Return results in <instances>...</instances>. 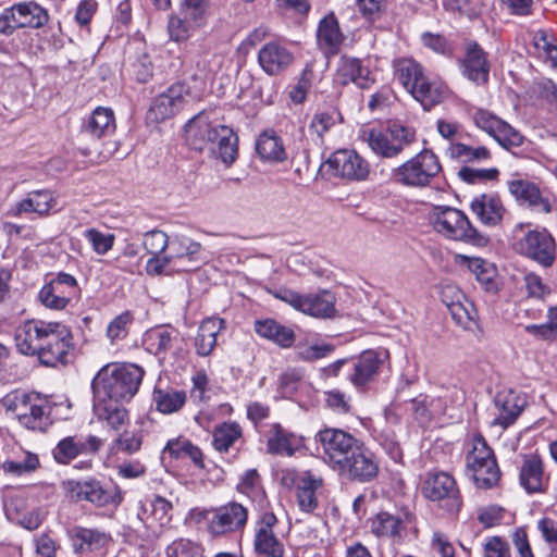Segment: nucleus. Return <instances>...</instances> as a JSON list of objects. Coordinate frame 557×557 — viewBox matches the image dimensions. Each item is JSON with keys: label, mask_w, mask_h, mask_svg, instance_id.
<instances>
[{"label": "nucleus", "mask_w": 557, "mask_h": 557, "mask_svg": "<svg viewBox=\"0 0 557 557\" xmlns=\"http://www.w3.org/2000/svg\"><path fill=\"white\" fill-rule=\"evenodd\" d=\"M315 441L322 446L325 461L335 471H338L362 444L351 434L332 428L319 431Z\"/></svg>", "instance_id": "12"}, {"label": "nucleus", "mask_w": 557, "mask_h": 557, "mask_svg": "<svg viewBox=\"0 0 557 557\" xmlns=\"http://www.w3.org/2000/svg\"><path fill=\"white\" fill-rule=\"evenodd\" d=\"M362 138L374 154L385 159H394L416 143L417 133L412 127L392 123L383 129L363 131Z\"/></svg>", "instance_id": "5"}, {"label": "nucleus", "mask_w": 557, "mask_h": 557, "mask_svg": "<svg viewBox=\"0 0 557 557\" xmlns=\"http://www.w3.org/2000/svg\"><path fill=\"white\" fill-rule=\"evenodd\" d=\"M49 21L48 11L35 1H22L0 14V36L9 37L20 28H40Z\"/></svg>", "instance_id": "11"}, {"label": "nucleus", "mask_w": 557, "mask_h": 557, "mask_svg": "<svg viewBox=\"0 0 557 557\" xmlns=\"http://www.w3.org/2000/svg\"><path fill=\"white\" fill-rule=\"evenodd\" d=\"M145 341L154 354L165 352L172 347V334L164 329L150 331Z\"/></svg>", "instance_id": "63"}, {"label": "nucleus", "mask_w": 557, "mask_h": 557, "mask_svg": "<svg viewBox=\"0 0 557 557\" xmlns=\"http://www.w3.org/2000/svg\"><path fill=\"white\" fill-rule=\"evenodd\" d=\"M85 238L90 243L92 249L98 255H104L111 250L115 240L113 234H104L96 228L86 230Z\"/></svg>", "instance_id": "62"}, {"label": "nucleus", "mask_w": 557, "mask_h": 557, "mask_svg": "<svg viewBox=\"0 0 557 557\" xmlns=\"http://www.w3.org/2000/svg\"><path fill=\"white\" fill-rule=\"evenodd\" d=\"M214 449L221 454L228 453L243 437V429L237 422H222L212 433Z\"/></svg>", "instance_id": "45"}, {"label": "nucleus", "mask_w": 557, "mask_h": 557, "mask_svg": "<svg viewBox=\"0 0 557 557\" xmlns=\"http://www.w3.org/2000/svg\"><path fill=\"white\" fill-rule=\"evenodd\" d=\"M277 518L273 512L267 511L261 515L256 524L253 539L255 552L261 557H283L284 545L275 536L273 528Z\"/></svg>", "instance_id": "18"}, {"label": "nucleus", "mask_w": 557, "mask_h": 557, "mask_svg": "<svg viewBox=\"0 0 557 557\" xmlns=\"http://www.w3.org/2000/svg\"><path fill=\"white\" fill-rule=\"evenodd\" d=\"M524 331L540 341L557 342V306L548 307L546 322L525 325Z\"/></svg>", "instance_id": "51"}, {"label": "nucleus", "mask_w": 557, "mask_h": 557, "mask_svg": "<svg viewBox=\"0 0 557 557\" xmlns=\"http://www.w3.org/2000/svg\"><path fill=\"white\" fill-rule=\"evenodd\" d=\"M300 446V438L280 424H273L268 437V449L272 454L292 456Z\"/></svg>", "instance_id": "43"}, {"label": "nucleus", "mask_w": 557, "mask_h": 557, "mask_svg": "<svg viewBox=\"0 0 557 557\" xmlns=\"http://www.w3.org/2000/svg\"><path fill=\"white\" fill-rule=\"evenodd\" d=\"M434 228L448 238L462 240L475 246H485L487 237L478 232L467 215L451 207H435L431 213Z\"/></svg>", "instance_id": "7"}, {"label": "nucleus", "mask_w": 557, "mask_h": 557, "mask_svg": "<svg viewBox=\"0 0 557 557\" xmlns=\"http://www.w3.org/2000/svg\"><path fill=\"white\" fill-rule=\"evenodd\" d=\"M442 301L457 324L465 329L469 327L474 320L475 310L461 290L455 286H445L442 290Z\"/></svg>", "instance_id": "26"}, {"label": "nucleus", "mask_w": 557, "mask_h": 557, "mask_svg": "<svg viewBox=\"0 0 557 557\" xmlns=\"http://www.w3.org/2000/svg\"><path fill=\"white\" fill-rule=\"evenodd\" d=\"M467 265L485 290H497V271L494 264L482 258H467Z\"/></svg>", "instance_id": "49"}, {"label": "nucleus", "mask_w": 557, "mask_h": 557, "mask_svg": "<svg viewBox=\"0 0 557 557\" xmlns=\"http://www.w3.org/2000/svg\"><path fill=\"white\" fill-rule=\"evenodd\" d=\"M102 444V440L95 435H88L85 438L67 436L57 444L52 455L58 463L67 465L79 455L98 453Z\"/></svg>", "instance_id": "22"}, {"label": "nucleus", "mask_w": 557, "mask_h": 557, "mask_svg": "<svg viewBox=\"0 0 557 557\" xmlns=\"http://www.w3.org/2000/svg\"><path fill=\"white\" fill-rule=\"evenodd\" d=\"M247 519V509L239 503L231 502L213 511L209 521V530L214 535L234 532L243 529Z\"/></svg>", "instance_id": "20"}, {"label": "nucleus", "mask_w": 557, "mask_h": 557, "mask_svg": "<svg viewBox=\"0 0 557 557\" xmlns=\"http://www.w3.org/2000/svg\"><path fill=\"white\" fill-rule=\"evenodd\" d=\"M499 171L493 169H473L470 166H462L458 171V177L468 184H479L487 181H494L498 177Z\"/></svg>", "instance_id": "58"}, {"label": "nucleus", "mask_w": 557, "mask_h": 557, "mask_svg": "<svg viewBox=\"0 0 557 557\" xmlns=\"http://www.w3.org/2000/svg\"><path fill=\"white\" fill-rule=\"evenodd\" d=\"M0 404L28 430L46 432L52 424L49 403L38 393L14 389L4 396Z\"/></svg>", "instance_id": "4"}, {"label": "nucleus", "mask_w": 557, "mask_h": 557, "mask_svg": "<svg viewBox=\"0 0 557 557\" xmlns=\"http://www.w3.org/2000/svg\"><path fill=\"white\" fill-rule=\"evenodd\" d=\"M323 484L320 476H315L310 471L304 472L296 484V497L299 508L310 513L318 507L317 490Z\"/></svg>", "instance_id": "36"}, {"label": "nucleus", "mask_w": 557, "mask_h": 557, "mask_svg": "<svg viewBox=\"0 0 557 557\" xmlns=\"http://www.w3.org/2000/svg\"><path fill=\"white\" fill-rule=\"evenodd\" d=\"M525 400L513 391L498 392L494 398V405L498 409V416L493 420L492 425H499L507 429L516 422L524 409Z\"/></svg>", "instance_id": "25"}, {"label": "nucleus", "mask_w": 557, "mask_h": 557, "mask_svg": "<svg viewBox=\"0 0 557 557\" xmlns=\"http://www.w3.org/2000/svg\"><path fill=\"white\" fill-rule=\"evenodd\" d=\"M96 507L117 508L123 502V493L119 487L107 488L96 479H88L85 500Z\"/></svg>", "instance_id": "42"}, {"label": "nucleus", "mask_w": 557, "mask_h": 557, "mask_svg": "<svg viewBox=\"0 0 557 557\" xmlns=\"http://www.w3.org/2000/svg\"><path fill=\"white\" fill-rule=\"evenodd\" d=\"M471 210L480 222L486 226L498 225L506 212L498 195L481 194L471 201Z\"/></svg>", "instance_id": "29"}, {"label": "nucleus", "mask_w": 557, "mask_h": 557, "mask_svg": "<svg viewBox=\"0 0 557 557\" xmlns=\"http://www.w3.org/2000/svg\"><path fill=\"white\" fill-rule=\"evenodd\" d=\"M72 298L69 292L59 287V284L51 282L46 284L39 292L41 304L49 309L62 310L70 304Z\"/></svg>", "instance_id": "53"}, {"label": "nucleus", "mask_w": 557, "mask_h": 557, "mask_svg": "<svg viewBox=\"0 0 557 557\" xmlns=\"http://www.w3.org/2000/svg\"><path fill=\"white\" fill-rule=\"evenodd\" d=\"M255 147L262 161L277 163L287 159L283 139L272 129L262 132L256 140Z\"/></svg>", "instance_id": "37"}, {"label": "nucleus", "mask_w": 557, "mask_h": 557, "mask_svg": "<svg viewBox=\"0 0 557 557\" xmlns=\"http://www.w3.org/2000/svg\"><path fill=\"white\" fill-rule=\"evenodd\" d=\"M536 528L550 548V556L557 557V519L544 517L537 521Z\"/></svg>", "instance_id": "60"}, {"label": "nucleus", "mask_w": 557, "mask_h": 557, "mask_svg": "<svg viewBox=\"0 0 557 557\" xmlns=\"http://www.w3.org/2000/svg\"><path fill=\"white\" fill-rule=\"evenodd\" d=\"M116 128L115 116L112 109L97 107L92 113L83 121L76 135V143L84 154H90L102 138L110 137Z\"/></svg>", "instance_id": "13"}, {"label": "nucleus", "mask_w": 557, "mask_h": 557, "mask_svg": "<svg viewBox=\"0 0 557 557\" xmlns=\"http://www.w3.org/2000/svg\"><path fill=\"white\" fill-rule=\"evenodd\" d=\"M253 330L260 337L271 341L282 348L292 347L296 339L295 332L290 327L270 318L256 320Z\"/></svg>", "instance_id": "35"}, {"label": "nucleus", "mask_w": 557, "mask_h": 557, "mask_svg": "<svg viewBox=\"0 0 557 557\" xmlns=\"http://www.w3.org/2000/svg\"><path fill=\"white\" fill-rule=\"evenodd\" d=\"M442 164L431 149H422L392 171V177L398 184L407 187L423 188L431 185L441 173Z\"/></svg>", "instance_id": "6"}, {"label": "nucleus", "mask_w": 557, "mask_h": 557, "mask_svg": "<svg viewBox=\"0 0 557 557\" xmlns=\"http://www.w3.org/2000/svg\"><path fill=\"white\" fill-rule=\"evenodd\" d=\"M237 136L228 126H221L219 137L210 149L218 152L219 158L226 165H231L237 158Z\"/></svg>", "instance_id": "48"}, {"label": "nucleus", "mask_w": 557, "mask_h": 557, "mask_svg": "<svg viewBox=\"0 0 557 557\" xmlns=\"http://www.w3.org/2000/svg\"><path fill=\"white\" fill-rule=\"evenodd\" d=\"M15 343L20 352L37 356L48 367L65 363L74 346L72 333L66 325L44 320L26 321L16 332Z\"/></svg>", "instance_id": "1"}, {"label": "nucleus", "mask_w": 557, "mask_h": 557, "mask_svg": "<svg viewBox=\"0 0 557 557\" xmlns=\"http://www.w3.org/2000/svg\"><path fill=\"white\" fill-rule=\"evenodd\" d=\"M508 189L517 201L530 207L541 208L546 212L550 211L548 201L542 197L540 188L534 183L516 178L508 182Z\"/></svg>", "instance_id": "39"}, {"label": "nucleus", "mask_w": 557, "mask_h": 557, "mask_svg": "<svg viewBox=\"0 0 557 557\" xmlns=\"http://www.w3.org/2000/svg\"><path fill=\"white\" fill-rule=\"evenodd\" d=\"M203 21H196L186 16L185 12L181 11V16H172L169 20L170 37L175 41H182L188 38L189 33L199 27Z\"/></svg>", "instance_id": "55"}, {"label": "nucleus", "mask_w": 557, "mask_h": 557, "mask_svg": "<svg viewBox=\"0 0 557 557\" xmlns=\"http://www.w3.org/2000/svg\"><path fill=\"white\" fill-rule=\"evenodd\" d=\"M258 61L267 74L277 75L293 63L294 55L285 46L273 41L259 50Z\"/></svg>", "instance_id": "27"}, {"label": "nucleus", "mask_w": 557, "mask_h": 557, "mask_svg": "<svg viewBox=\"0 0 557 557\" xmlns=\"http://www.w3.org/2000/svg\"><path fill=\"white\" fill-rule=\"evenodd\" d=\"M467 471L476 486L490 488L500 479V470L492 448L482 435L472 440V449L466 457Z\"/></svg>", "instance_id": "8"}, {"label": "nucleus", "mask_w": 557, "mask_h": 557, "mask_svg": "<svg viewBox=\"0 0 557 557\" xmlns=\"http://www.w3.org/2000/svg\"><path fill=\"white\" fill-rule=\"evenodd\" d=\"M39 467V458L36 454L25 453L21 460H7L1 468L5 473L22 475L35 471Z\"/></svg>", "instance_id": "57"}, {"label": "nucleus", "mask_w": 557, "mask_h": 557, "mask_svg": "<svg viewBox=\"0 0 557 557\" xmlns=\"http://www.w3.org/2000/svg\"><path fill=\"white\" fill-rule=\"evenodd\" d=\"M55 206V198L47 189L29 191L24 199L16 202L9 211L13 216H20L23 213H37L45 216Z\"/></svg>", "instance_id": "32"}, {"label": "nucleus", "mask_w": 557, "mask_h": 557, "mask_svg": "<svg viewBox=\"0 0 557 557\" xmlns=\"http://www.w3.org/2000/svg\"><path fill=\"white\" fill-rule=\"evenodd\" d=\"M474 124L492 136L503 148L511 149L523 144V136L494 113L479 109L473 113Z\"/></svg>", "instance_id": "15"}, {"label": "nucleus", "mask_w": 557, "mask_h": 557, "mask_svg": "<svg viewBox=\"0 0 557 557\" xmlns=\"http://www.w3.org/2000/svg\"><path fill=\"white\" fill-rule=\"evenodd\" d=\"M163 451L175 459L189 458L196 466L203 467L200 448L186 438L170 440Z\"/></svg>", "instance_id": "50"}, {"label": "nucleus", "mask_w": 557, "mask_h": 557, "mask_svg": "<svg viewBox=\"0 0 557 557\" xmlns=\"http://www.w3.org/2000/svg\"><path fill=\"white\" fill-rule=\"evenodd\" d=\"M172 510L171 502L154 495L152 498H146L140 503L137 517L147 525H150L153 521L160 525H165L172 519Z\"/></svg>", "instance_id": "34"}, {"label": "nucleus", "mask_w": 557, "mask_h": 557, "mask_svg": "<svg viewBox=\"0 0 557 557\" xmlns=\"http://www.w3.org/2000/svg\"><path fill=\"white\" fill-rule=\"evenodd\" d=\"M224 321L219 318H208L198 327L194 339L197 355L208 357L216 346V336L223 330Z\"/></svg>", "instance_id": "40"}, {"label": "nucleus", "mask_w": 557, "mask_h": 557, "mask_svg": "<svg viewBox=\"0 0 557 557\" xmlns=\"http://www.w3.org/2000/svg\"><path fill=\"white\" fill-rule=\"evenodd\" d=\"M201 245L184 235H176L171 238L169 245V255L174 262L195 258L199 255Z\"/></svg>", "instance_id": "52"}, {"label": "nucleus", "mask_w": 557, "mask_h": 557, "mask_svg": "<svg viewBox=\"0 0 557 557\" xmlns=\"http://www.w3.org/2000/svg\"><path fill=\"white\" fill-rule=\"evenodd\" d=\"M370 74V70L362 64L360 59L348 55L341 57L336 73L341 84L354 83L361 89H368L374 83Z\"/></svg>", "instance_id": "28"}, {"label": "nucleus", "mask_w": 557, "mask_h": 557, "mask_svg": "<svg viewBox=\"0 0 557 557\" xmlns=\"http://www.w3.org/2000/svg\"><path fill=\"white\" fill-rule=\"evenodd\" d=\"M187 95L188 91L184 84H173L154 98L150 107V113L154 120L163 121L183 109Z\"/></svg>", "instance_id": "24"}, {"label": "nucleus", "mask_w": 557, "mask_h": 557, "mask_svg": "<svg viewBox=\"0 0 557 557\" xmlns=\"http://www.w3.org/2000/svg\"><path fill=\"white\" fill-rule=\"evenodd\" d=\"M75 553L85 554L100 550L111 542V535L98 529L75 527L71 531Z\"/></svg>", "instance_id": "31"}, {"label": "nucleus", "mask_w": 557, "mask_h": 557, "mask_svg": "<svg viewBox=\"0 0 557 557\" xmlns=\"http://www.w3.org/2000/svg\"><path fill=\"white\" fill-rule=\"evenodd\" d=\"M152 399L158 411L170 414L178 411L185 405L187 395L184 391L156 387Z\"/></svg>", "instance_id": "46"}, {"label": "nucleus", "mask_w": 557, "mask_h": 557, "mask_svg": "<svg viewBox=\"0 0 557 557\" xmlns=\"http://www.w3.org/2000/svg\"><path fill=\"white\" fill-rule=\"evenodd\" d=\"M199 546L186 539L176 540L166 548V557H199Z\"/></svg>", "instance_id": "64"}, {"label": "nucleus", "mask_w": 557, "mask_h": 557, "mask_svg": "<svg viewBox=\"0 0 557 557\" xmlns=\"http://www.w3.org/2000/svg\"><path fill=\"white\" fill-rule=\"evenodd\" d=\"M141 444L143 438L139 434L124 431L113 441L111 448L115 451L133 455L140 449Z\"/></svg>", "instance_id": "61"}, {"label": "nucleus", "mask_w": 557, "mask_h": 557, "mask_svg": "<svg viewBox=\"0 0 557 557\" xmlns=\"http://www.w3.org/2000/svg\"><path fill=\"white\" fill-rule=\"evenodd\" d=\"M337 472L352 481L368 483L376 479L380 466L375 455L362 443Z\"/></svg>", "instance_id": "17"}, {"label": "nucleus", "mask_w": 557, "mask_h": 557, "mask_svg": "<svg viewBox=\"0 0 557 557\" xmlns=\"http://www.w3.org/2000/svg\"><path fill=\"white\" fill-rule=\"evenodd\" d=\"M221 124H212L206 112H200L185 125V139L187 145L202 151L207 146H214L219 137Z\"/></svg>", "instance_id": "19"}, {"label": "nucleus", "mask_w": 557, "mask_h": 557, "mask_svg": "<svg viewBox=\"0 0 557 557\" xmlns=\"http://www.w3.org/2000/svg\"><path fill=\"white\" fill-rule=\"evenodd\" d=\"M345 38L333 13L320 21L317 29V42L324 53L335 55L339 51Z\"/></svg>", "instance_id": "33"}, {"label": "nucleus", "mask_w": 557, "mask_h": 557, "mask_svg": "<svg viewBox=\"0 0 557 557\" xmlns=\"http://www.w3.org/2000/svg\"><path fill=\"white\" fill-rule=\"evenodd\" d=\"M371 533L379 539L399 540L404 531V519L387 511H380L369 520Z\"/></svg>", "instance_id": "41"}, {"label": "nucleus", "mask_w": 557, "mask_h": 557, "mask_svg": "<svg viewBox=\"0 0 557 557\" xmlns=\"http://www.w3.org/2000/svg\"><path fill=\"white\" fill-rule=\"evenodd\" d=\"M395 76L405 89L419 101L425 110L441 103L446 94L442 83L431 81L424 67L411 58H403L394 62Z\"/></svg>", "instance_id": "3"}, {"label": "nucleus", "mask_w": 557, "mask_h": 557, "mask_svg": "<svg viewBox=\"0 0 557 557\" xmlns=\"http://www.w3.org/2000/svg\"><path fill=\"white\" fill-rule=\"evenodd\" d=\"M274 297L286 302L295 310L318 319H332L336 314V298L330 290L301 295L288 288H280Z\"/></svg>", "instance_id": "10"}, {"label": "nucleus", "mask_w": 557, "mask_h": 557, "mask_svg": "<svg viewBox=\"0 0 557 557\" xmlns=\"http://www.w3.org/2000/svg\"><path fill=\"white\" fill-rule=\"evenodd\" d=\"M145 371L133 363H108L91 382L95 399L129 401L138 392Z\"/></svg>", "instance_id": "2"}, {"label": "nucleus", "mask_w": 557, "mask_h": 557, "mask_svg": "<svg viewBox=\"0 0 557 557\" xmlns=\"http://www.w3.org/2000/svg\"><path fill=\"white\" fill-rule=\"evenodd\" d=\"M524 289L529 298L546 300L552 295V287L535 272H527L523 276Z\"/></svg>", "instance_id": "56"}, {"label": "nucleus", "mask_w": 557, "mask_h": 557, "mask_svg": "<svg viewBox=\"0 0 557 557\" xmlns=\"http://www.w3.org/2000/svg\"><path fill=\"white\" fill-rule=\"evenodd\" d=\"M421 494L448 513L454 515L461 509L462 499L456 480L447 472H428L421 482Z\"/></svg>", "instance_id": "9"}, {"label": "nucleus", "mask_w": 557, "mask_h": 557, "mask_svg": "<svg viewBox=\"0 0 557 557\" xmlns=\"http://www.w3.org/2000/svg\"><path fill=\"white\" fill-rule=\"evenodd\" d=\"M120 403L110 399H95L94 405L98 420L106 422L114 431L121 430L129 422L128 411Z\"/></svg>", "instance_id": "38"}, {"label": "nucleus", "mask_w": 557, "mask_h": 557, "mask_svg": "<svg viewBox=\"0 0 557 557\" xmlns=\"http://www.w3.org/2000/svg\"><path fill=\"white\" fill-rule=\"evenodd\" d=\"M462 75L476 85L488 82L491 63L487 53L474 41L466 44L465 57L460 60Z\"/></svg>", "instance_id": "21"}, {"label": "nucleus", "mask_w": 557, "mask_h": 557, "mask_svg": "<svg viewBox=\"0 0 557 557\" xmlns=\"http://www.w3.org/2000/svg\"><path fill=\"white\" fill-rule=\"evenodd\" d=\"M515 250L545 269L554 264L557 255L555 239L546 228L524 232L516 240Z\"/></svg>", "instance_id": "14"}, {"label": "nucleus", "mask_w": 557, "mask_h": 557, "mask_svg": "<svg viewBox=\"0 0 557 557\" xmlns=\"http://www.w3.org/2000/svg\"><path fill=\"white\" fill-rule=\"evenodd\" d=\"M519 480L521 486L530 494L547 491L548 479L544 474V463L539 456L532 455L524 458Z\"/></svg>", "instance_id": "30"}, {"label": "nucleus", "mask_w": 557, "mask_h": 557, "mask_svg": "<svg viewBox=\"0 0 557 557\" xmlns=\"http://www.w3.org/2000/svg\"><path fill=\"white\" fill-rule=\"evenodd\" d=\"M447 154L461 163H475L491 159V151L486 147H473L462 143H451L447 148Z\"/></svg>", "instance_id": "47"}, {"label": "nucleus", "mask_w": 557, "mask_h": 557, "mask_svg": "<svg viewBox=\"0 0 557 557\" xmlns=\"http://www.w3.org/2000/svg\"><path fill=\"white\" fill-rule=\"evenodd\" d=\"M170 240L171 238L164 232L152 230L144 235L143 245L146 251L153 257L164 252L170 245Z\"/></svg>", "instance_id": "59"}, {"label": "nucleus", "mask_w": 557, "mask_h": 557, "mask_svg": "<svg viewBox=\"0 0 557 557\" xmlns=\"http://www.w3.org/2000/svg\"><path fill=\"white\" fill-rule=\"evenodd\" d=\"M326 164L334 175L349 181H364L370 174L369 162L355 150H336L327 159Z\"/></svg>", "instance_id": "16"}, {"label": "nucleus", "mask_w": 557, "mask_h": 557, "mask_svg": "<svg viewBox=\"0 0 557 557\" xmlns=\"http://www.w3.org/2000/svg\"><path fill=\"white\" fill-rule=\"evenodd\" d=\"M409 410L413 418L421 425L428 424L434 414L444 413L442 399L430 397L428 395H419L409 401Z\"/></svg>", "instance_id": "44"}, {"label": "nucleus", "mask_w": 557, "mask_h": 557, "mask_svg": "<svg viewBox=\"0 0 557 557\" xmlns=\"http://www.w3.org/2000/svg\"><path fill=\"white\" fill-rule=\"evenodd\" d=\"M387 356L385 350L370 349L351 359L354 372L349 375V381L356 387L366 386L376 377Z\"/></svg>", "instance_id": "23"}, {"label": "nucleus", "mask_w": 557, "mask_h": 557, "mask_svg": "<svg viewBox=\"0 0 557 557\" xmlns=\"http://www.w3.org/2000/svg\"><path fill=\"white\" fill-rule=\"evenodd\" d=\"M534 53L557 70V44L545 32L540 30L533 37Z\"/></svg>", "instance_id": "54"}]
</instances>
